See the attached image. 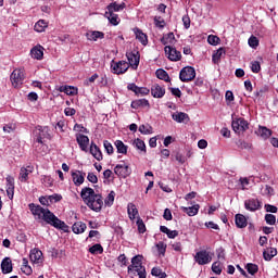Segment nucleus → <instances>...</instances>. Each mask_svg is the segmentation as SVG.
<instances>
[{
	"label": "nucleus",
	"mask_w": 278,
	"mask_h": 278,
	"mask_svg": "<svg viewBox=\"0 0 278 278\" xmlns=\"http://www.w3.org/2000/svg\"><path fill=\"white\" fill-rule=\"evenodd\" d=\"M30 55L34 60H42L45 58V48L42 46H36L30 50Z\"/></svg>",
	"instance_id": "aec40b11"
},
{
	"label": "nucleus",
	"mask_w": 278,
	"mask_h": 278,
	"mask_svg": "<svg viewBox=\"0 0 278 278\" xmlns=\"http://www.w3.org/2000/svg\"><path fill=\"white\" fill-rule=\"evenodd\" d=\"M163 218L165 220H173V213L169 211V208L164 210Z\"/></svg>",
	"instance_id": "338daca9"
},
{
	"label": "nucleus",
	"mask_w": 278,
	"mask_h": 278,
	"mask_svg": "<svg viewBox=\"0 0 278 278\" xmlns=\"http://www.w3.org/2000/svg\"><path fill=\"white\" fill-rule=\"evenodd\" d=\"M151 275H153V277L166 278V273L162 271L160 267H153Z\"/></svg>",
	"instance_id": "de8ad7c7"
},
{
	"label": "nucleus",
	"mask_w": 278,
	"mask_h": 278,
	"mask_svg": "<svg viewBox=\"0 0 278 278\" xmlns=\"http://www.w3.org/2000/svg\"><path fill=\"white\" fill-rule=\"evenodd\" d=\"M86 38L87 40L97 42L98 40H103V38H105V34L103 31L92 30L86 33Z\"/></svg>",
	"instance_id": "dca6fc26"
},
{
	"label": "nucleus",
	"mask_w": 278,
	"mask_h": 278,
	"mask_svg": "<svg viewBox=\"0 0 278 278\" xmlns=\"http://www.w3.org/2000/svg\"><path fill=\"white\" fill-rule=\"evenodd\" d=\"M149 92H151V90H149V88L138 87L136 94H141V97H144V96L149 94Z\"/></svg>",
	"instance_id": "e2e57ef3"
},
{
	"label": "nucleus",
	"mask_w": 278,
	"mask_h": 278,
	"mask_svg": "<svg viewBox=\"0 0 278 278\" xmlns=\"http://www.w3.org/2000/svg\"><path fill=\"white\" fill-rule=\"evenodd\" d=\"M16 129V124H7L3 126V131H5V134H12V131H15Z\"/></svg>",
	"instance_id": "052dcab7"
},
{
	"label": "nucleus",
	"mask_w": 278,
	"mask_h": 278,
	"mask_svg": "<svg viewBox=\"0 0 278 278\" xmlns=\"http://www.w3.org/2000/svg\"><path fill=\"white\" fill-rule=\"evenodd\" d=\"M28 207L35 217V220H40L43 223H47V225H51V227H54L55 229H66L68 226H66V223L58 218L53 212L49 211V208L42 207L40 204H28Z\"/></svg>",
	"instance_id": "f257e3e1"
},
{
	"label": "nucleus",
	"mask_w": 278,
	"mask_h": 278,
	"mask_svg": "<svg viewBox=\"0 0 278 278\" xmlns=\"http://www.w3.org/2000/svg\"><path fill=\"white\" fill-rule=\"evenodd\" d=\"M151 94L154 97V99H162L164 94H166V89L163 86H160L159 84H154L151 87Z\"/></svg>",
	"instance_id": "2eb2a0df"
},
{
	"label": "nucleus",
	"mask_w": 278,
	"mask_h": 278,
	"mask_svg": "<svg viewBox=\"0 0 278 278\" xmlns=\"http://www.w3.org/2000/svg\"><path fill=\"white\" fill-rule=\"evenodd\" d=\"M212 270L213 273H215V275H220V273H223V267H220V262L213 263Z\"/></svg>",
	"instance_id": "4d7b16f0"
},
{
	"label": "nucleus",
	"mask_w": 278,
	"mask_h": 278,
	"mask_svg": "<svg viewBox=\"0 0 278 278\" xmlns=\"http://www.w3.org/2000/svg\"><path fill=\"white\" fill-rule=\"evenodd\" d=\"M117 262H119V264H122V266H127V256L125 254H121L117 257Z\"/></svg>",
	"instance_id": "774afa93"
},
{
	"label": "nucleus",
	"mask_w": 278,
	"mask_h": 278,
	"mask_svg": "<svg viewBox=\"0 0 278 278\" xmlns=\"http://www.w3.org/2000/svg\"><path fill=\"white\" fill-rule=\"evenodd\" d=\"M89 253H91V255H101L103 253V245H101V243L93 244L89 248Z\"/></svg>",
	"instance_id": "79ce46f5"
},
{
	"label": "nucleus",
	"mask_w": 278,
	"mask_h": 278,
	"mask_svg": "<svg viewBox=\"0 0 278 278\" xmlns=\"http://www.w3.org/2000/svg\"><path fill=\"white\" fill-rule=\"evenodd\" d=\"M180 210H181L185 214H187V215H189V216H197V214H199V210H201V205L194 204V205L189 206V207H187V206H181Z\"/></svg>",
	"instance_id": "b1692460"
},
{
	"label": "nucleus",
	"mask_w": 278,
	"mask_h": 278,
	"mask_svg": "<svg viewBox=\"0 0 278 278\" xmlns=\"http://www.w3.org/2000/svg\"><path fill=\"white\" fill-rule=\"evenodd\" d=\"M175 160L178 164H186V156L181 154V152H177L175 155Z\"/></svg>",
	"instance_id": "680f3d73"
},
{
	"label": "nucleus",
	"mask_w": 278,
	"mask_h": 278,
	"mask_svg": "<svg viewBox=\"0 0 278 278\" xmlns=\"http://www.w3.org/2000/svg\"><path fill=\"white\" fill-rule=\"evenodd\" d=\"M135 268L139 278H147V269L142 266V255H136L131 258V265L128 266V273Z\"/></svg>",
	"instance_id": "7ed1b4c3"
},
{
	"label": "nucleus",
	"mask_w": 278,
	"mask_h": 278,
	"mask_svg": "<svg viewBox=\"0 0 278 278\" xmlns=\"http://www.w3.org/2000/svg\"><path fill=\"white\" fill-rule=\"evenodd\" d=\"M127 214H128V217L131 220H136V217L138 216V208L136 207V204L128 203V205H127Z\"/></svg>",
	"instance_id": "c756f323"
},
{
	"label": "nucleus",
	"mask_w": 278,
	"mask_h": 278,
	"mask_svg": "<svg viewBox=\"0 0 278 278\" xmlns=\"http://www.w3.org/2000/svg\"><path fill=\"white\" fill-rule=\"evenodd\" d=\"M208 45H212L213 47H216V45L220 43V38L216 35H210L207 37Z\"/></svg>",
	"instance_id": "8fccbe9b"
},
{
	"label": "nucleus",
	"mask_w": 278,
	"mask_h": 278,
	"mask_svg": "<svg viewBox=\"0 0 278 278\" xmlns=\"http://www.w3.org/2000/svg\"><path fill=\"white\" fill-rule=\"evenodd\" d=\"M137 227L139 233H144V231H147V226L144 225V222L140 217H138L137 219Z\"/></svg>",
	"instance_id": "864d4df0"
},
{
	"label": "nucleus",
	"mask_w": 278,
	"mask_h": 278,
	"mask_svg": "<svg viewBox=\"0 0 278 278\" xmlns=\"http://www.w3.org/2000/svg\"><path fill=\"white\" fill-rule=\"evenodd\" d=\"M126 58L128 60V66H131L136 71L140 64V52H127Z\"/></svg>",
	"instance_id": "ddd939ff"
},
{
	"label": "nucleus",
	"mask_w": 278,
	"mask_h": 278,
	"mask_svg": "<svg viewBox=\"0 0 278 278\" xmlns=\"http://www.w3.org/2000/svg\"><path fill=\"white\" fill-rule=\"evenodd\" d=\"M12 260L10 257H5L1 262V270L3 275H9V273H12Z\"/></svg>",
	"instance_id": "393cba45"
},
{
	"label": "nucleus",
	"mask_w": 278,
	"mask_h": 278,
	"mask_svg": "<svg viewBox=\"0 0 278 278\" xmlns=\"http://www.w3.org/2000/svg\"><path fill=\"white\" fill-rule=\"evenodd\" d=\"M244 207L248 212H257V210H262V201L252 198L244 201Z\"/></svg>",
	"instance_id": "f8f14e48"
},
{
	"label": "nucleus",
	"mask_w": 278,
	"mask_h": 278,
	"mask_svg": "<svg viewBox=\"0 0 278 278\" xmlns=\"http://www.w3.org/2000/svg\"><path fill=\"white\" fill-rule=\"evenodd\" d=\"M59 90L60 92H64L70 97H74V94H77V87L74 86H61Z\"/></svg>",
	"instance_id": "473e14b6"
},
{
	"label": "nucleus",
	"mask_w": 278,
	"mask_h": 278,
	"mask_svg": "<svg viewBox=\"0 0 278 278\" xmlns=\"http://www.w3.org/2000/svg\"><path fill=\"white\" fill-rule=\"evenodd\" d=\"M155 247L159 251V255H166V243H164V241H160Z\"/></svg>",
	"instance_id": "603ef678"
},
{
	"label": "nucleus",
	"mask_w": 278,
	"mask_h": 278,
	"mask_svg": "<svg viewBox=\"0 0 278 278\" xmlns=\"http://www.w3.org/2000/svg\"><path fill=\"white\" fill-rule=\"evenodd\" d=\"M194 261L199 266H205V264L212 262V256H210V252L202 250L195 253Z\"/></svg>",
	"instance_id": "6e6552de"
},
{
	"label": "nucleus",
	"mask_w": 278,
	"mask_h": 278,
	"mask_svg": "<svg viewBox=\"0 0 278 278\" xmlns=\"http://www.w3.org/2000/svg\"><path fill=\"white\" fill-rule=\"evenodd\" d=\"M236 144H237V147H238V149H247V150H250V149H252V144L251 143H249V142H247V141H244V140H238L237 142H236Z\"/></svg>",
	"instance_id": "3c124183"
},
{
	"label": "nucleus",
	"mask_w": 278,
	"mask_h": 278,
	"mask_svg": "<svg viewBox=\"0 0 278 278\" xmlns=\"http://www.w3.org/2000/svg\"><path fill=\"white\" fill-rule=\"evenodd\" d=\"M251 71L252 73H260V71H262V65H260L258 61H254L251 63Z\"/></svg>",
	"instance_id": "13d9d810"
},
{
	"label": "nucleus",
	"mask_w": 278,
	"mask_h": 278,
	"mask_svg": "<svg viewBox=\"0 0 278 278\" xmlns=\"http://www.w3.org/2000/svg\"><path fill=\"white\" fill-rule=\"evenodd\" d=\"M245 270L249 273V275H256L257 270H260V267L256 264L248 263L245 265Z\"/></svg>",
	"instance_id": "a18cd8bd"
},
{
	"label": "nucleus",
	"mask_w": 278,
	"mask_h": 278,
	"mask_svg": "<svg viewBox=\"0 0 278 278\" xmlns=\"http://www.w3.org/2000/svg\"><path fill=\"white\" fill-rule=\"evenodd\" d=\"M72 179L76 186H81L86 179V173H81L80 170L72 172Z\"/></svg>",
	"instance_id": "5701e85b"
},
{
	"label": "nucleus",
	"mask_w": 278,
	"mask_h": 278,
	"mask_svg": "<svg viewBox=\"0 0 278 278\" xmlns=\"http://www.w3.org/2000/svg\"><path fill=\"white\" fill-rule=\"evenodd\" d=\"M134 147H136L137 151H141V153H147V144L140 138H137L132 142Z\"/></svg>",
	"instance_id": "58836bf2"
},
{
	"label": "nucleus",
	"mask_w": 278,
	"mask_h": 278,
	"mask_svg": "<svg viewBox=\"0 0 278 278\" xmlns=\"http://www.w3.org/2000/svg\"><path fill=\"white\" fill-rule=\"evenodd\" d=\"M277 206L273 205V204H265V211L269 212L271 214H277Z\"/></svg>",
	"instance_id": "0e129e2a"
},
{
	"label": "nucleus",
	"mask_w": 278,
	"mask_h": 278,
	"mask_svg": "<svg viewBox=\"0 0 278 278\" xmlns=\"http://www.w3.org/2000/svg\"><path fill=\"white\" fill-rule=\"evenodd\" d=\"M50 203H59V201H62V194L54 193L52 195L48 197Z\"/></svg>",
	"instance_id": "bf43d9fd"
},
{
	"label": "nucleus",
	"mask_w": 278,
	"mask_h": 278,
	"mask_svg": "<svg viewBox=\"0 0 278 278\" xmlns=\"http://www.w3.org/2000/svg\"><path fill=\"white\" fill-rule=\"evenodd\" d=\"M105 18L111 23V25H118L121 23V18L118 17V14L115 13H109L108 11L104 13Z\"/></svg>",
	"instance_id": "72a5a7b5"
},
{
	"label": "nucleus",
	"mask_w": 278,
	"mask_h": 278,
	"mask_svg": "<svg viewBox=\"0 0 278 278\" xmlns=\"http://www.w3.org/2000/svg\"><path fill=\"white\" fill-rule=\"evenodd\" d=\"M231 126L235 134H242V131H247V129H249V122L242 117H239L232 119Z\"/></svg>",
	"instance_id": "0eeeda50"
},
{
	"label": "nucleus",
	"mask_w": 278,
	"mask_h": 278,
	"mask_svg": "<svg viewBox=\"0 0 278 278\" xmlns=\"http://www.w3.org/2000/svg\"><path fill=\"white\" fill-rule=\"evenodd\" d=\"M10 80L13 88H21L25 81V73L22 70H14L10 75Z\"/></svg>",
	"instance_id": "20e7f679"
},
{
	"label": "nucleus",
	"mask_w": 278,
	"mask_h": 278,
	"mask_svg": "<svg viewBox=\"0 0 278 278\" xmlns=\"http://www.w3.org/2000/svg\"><path fill=\"white\" fill-rule=\"evenodd\" d=\"M154 25L155 27H159V29H164V27H166V22L162 16H154Z\"/></svg>",
	"instance_id": "49530a36"
},
{
	"label": "nucleus",
	"mask_w": 278,
	"mask_h": 278,
	"mask_svg": "<svg viewBox=\"0 0 278 278\" xmlns=\"http://www.w3.org/2000/svg\"><path fill=\"white\" fill-rule=\"evenodd\" d=\"M139 131L140 134H142L143 136H150V134H153V127H151V125L147 124V125H140L139 126Z\"/></svg>",
	"instance_id": "37998d69"
},
{
	"label": "nucleus",
	"mask_w": 278,
	"mask_h": 278,
	"mask_svg": "<svg viewBox=\"0 0 278 278\" xmlns=\"http://www.w3.org/2000/svg\"><path fill=\"white\" fill-rule=\"evenodd\" d=\"M76 142L81 151H88V144H90V138L86 135H76Z\"/></svg>",
	"instance_id": "4468645a"
},
{
	"label": "nucleus",
	"mask_w": 278,
	"mask_h": 278,
	"mask_svg": "<svg viewBox=\"0 0 278 278\" xmlns=\"http://www.w3.org/2000/svg\"><path fill=\"white\" fill-rule=\"evenodd\" d=\"M34 132L37 138L36 140L39 144H42V140H45V138H51V135L49 134V127L47 126H37Z\"/></svg>",
	"instance_id": "1a4fd4ad"
},
{
	"label": "nucleus",
	"mask_w": 278,
	"mask_h": 278,
	"mask_svg": "<svg viewBox=\"0 0 278 278\" xmlns=\"http://www.w3.org/2000/svg\"><path fill=\"white\" fill-rule=\"evenodd\" d=\"M49 27V23L45 20H39L35 26L34 29L35 31H37L38 34H42V31H45V29H47Z\"/></svg>",
	"instance_id": "f704fd0d"
},
{
	"label": "nucleus",
	"mask_w": 278,
	"mask_h": 278,
	"mask_svg": "<svg viewBox=\"0 0 278 278\" xmlns=\"http://www.w3.org/2000/svg\"><path fill=\"white\" fill-rule=\"evenodd\" d=\"M258 135L263 140H268L273 136V130L268 129L266 126H258Z\"/></svg>",
	"instance_id": "7c9ffc66"
},
{
	"label": "nucleus",
	"mask_w": 278,
	"mask_h": 278,
	"mask_svg": "<svg viewBox=\"0 0 278 278\" xmlns=\"http://www.w3.org/2000/svg\"><path fill=\"white\" fill-rule=\"evenodd\" d=\"M80 197L89 208L93 212H100L103 207V197L101 194L96 193L94 189L85 187L80 191Z\"/></svg>",
	"instance_id": "f03ea898"
},
{
	"label": "nucleus",
	"mask_w": 278,
	"mask_h": 278,
	"mask_svg": "<svg viewBox=\"0 0 278 278\" xmlns=\"http://www.w3.org/2000/svg\"><path fill=\"white\" fill-rule=\"evenodd\" d=\"M235 223H236L238 229H244V227H247V225H248L247 217L242 214H237L235 216Z\"/></svg>",
	"instance_id": "cd10ccee"
},
{
	"label": "nucleus",
	"mask_w": 278,
	"mask_h": 278,
	"mask_svg": "<svg viewBox=\"0 0 278 278\" xmlns=\"http://www.w3.org/2000/svg\"><path fill=\"white\" fill-rule=\"evenodd\" d=\"M89 151L92 157H94V160H97L98 162H101V160H103V153L101 152V149L97 147V143L91 142Z\"/></svg>",
	"instance_id": "412c9836"
},
{
	"label": "nucleus",
	"mask_w": 278,
	"mask_h": 278,
	"mask_svg": "<svg viewBox=\"0 0 278 278\" xmlns=\"http://www.w3.org/2000/svg\"><path fill=\"white\" fill-rule=\"evenodd\" d=\"M103 146H104V149H105L108 155H112V153H114V147L112 146V143L110 141L104 140Z\"/></svg>",
	"instance_id": "5fc2aeb1"
},
{
	"label": "nucleus",
	"mask_w": 278,
	"mask_h": 278,
	"mask_svg": "<svg viewBox=\"0 0 278 278\" xmlns=\"http://www.w3.org/2000/svg\"><path fill=\"white\" fill-rule=\"evenodd\" d=\"M111 68L115 75H123L129 71V63L126 61H112Z\"/></svg>",
	"instance_id": "423d86ee"
},
{
	"label": "nucleus",
	"mask_w": 278,
	"mask_h": 278,
	"mask_svg": "<svg viewBox=\"0 0 278 278\" xmlns=\"http://www.w3.org/2000/svg\"><path fill=\"white\" fill-rule=\"evenodd\" d=\"M161 42L165 46L175 45V42H177V40L175 39V34L168 33L167 35L163 36V38H161Z\"/></svg>",
	"instance_id": "4c0bfd02"
},
{
	"label": "nucleus",
	"mask_w": 278,
	"mask_h": 278,
	"mask_svg": "<svg viewBox=\"0 0 278 278\" xmlns=\"http://www.w3.org/2000/svg\"><path fill=\"white\" fill-rule=\"evenodd\" d=\"M197 77V71L192 66H186L180 70L179 79L180 81L188 83L192 81Z\"/></svg>",
	"instance_id": "39448f33"
},
{
	"label": "nucleus",
	"mask_w": 278,
	"mask_h": 278,
	"mask_svg": "<svg viewBox=\"0 0 278 278\" xmlns=\"http://www.w3.org/2000/svg\"><path fill=\"white\" fill-rule=\"evenodd\" d=\"M126 7L127 5L125 4V2H122L121 4H118L117 2H112L106 7V12H109V14H114V12H123Z\"/></svg>",
	"instance_id": "f3484780"
},
{
	"label": "nucleus",
	"mask_w": 278,
	"mask_h": 278,
	"mask_svg": "<svg viewBox=\"0 0 278 278\" xmlns=\"http://www.w3.org/2000/svg\"><path fill=\"white\" fill-rule=\"evenodd\" d=\"M29 257L30 262H33L34 264H40L42 262V251L35 248L30 250Z\"/></svg>",
	"instance_id": "4be33fe9"
},
{
	"label": "nucleus",
	"mask_w": 278,
	"mask_h": 278,
	"mask_svg": "<svg viewBox=\"0 0 278 278\" xmlns=\"http://www.w3.org/2000/svg\"><path fill=\"white\" fill-rule=\"evenodd\" d=\"M115 148L117 149V153H121L122 155H127V149H129V147L127 144H124L122 140L115 141Z\"/></svg>",
	"instance_id": "ea45409f"
},
{
	"label": "nucleus",
	"mask_w": 278,
	"mask_h": 278,
	"mask_svg": "<svg viewBox=\"0 0 278 278\" xmlns=\"http://www.w3.org/2000/svg\"><path fill=\"white\" fill-rule=\"evenodd\" d=\"M226 51L225 48H219L213 55H212V61L214 64H218L220 62V59L223 55H225Z\"/></svg>",
	"instance_id": "a19ab883"
},
{
	"label": "nucleus",
	"mask_w": 278,
	"mask_h": 278,
	"mask_svg": "<svg viewBox=\"0 0 278 278\" xmlns=\"http://www.w3.org/2000/svg\"><path fill=\"white\" fill-rule=\"evenodd\" d=\"M164 51L170 62H179V60H181V52H179L176 48L165 46Z\"/></svg>",
	"instance_id": "9b49d317"
},
{
	"label": "nucleus",
	"mask_w": 278,
	"mask_h": 278,
	"mask_svg": "<svg viewBox=\"0 0 278 278\" xmlns=\"http://www.w3.org/2000/svg\"><path fill=\"white\" fill-rule=\"evenodd\" d=\"M86 229H87V226H86V223L84 222H76L72 226V231H74V233H84Z\"/></svg>",
	"instance_id": "2f4dec72"
},
{
	"label": "nucleus",
	"mask_w": 278,
	"mask_h": 278,
	"mask_svg": "<svg viewBox=\"0 0 278 278\" xmlns=\"http://www.w3.org/2000/svg\"><path fill=\"white\" fill-rule=\"evenodd\" d=\"M265 223L267 225H275V223H277V217L273 214H266L265 215Z\"/></svg>",
	"instance_id": "6e6d98bb"
},
{
	"label": "nucleus",
	"mask_w": 278,
	"mask_h": 278,
	"mask_svg": "<svg viewBox=\"0 0 278 278\" xmlns=\"http://www.w3.org/2000/svg\"><path fill=\"white\" fill-rule=\"evenodd\" d=\"M172 118L176 123H190V116L185 112L173 113Z\"/></svg>",
	"instance_id": "a211bd4d"
},
{
	"label": "nucleus",
	"mask_w": 278,
	"mask_h": 278,
	"mask_svg": "<svg viewBox=\"0 0 278 278\" xmlns=\"http://www.w3.org/2000/svg\"><path fill=\"white\" fill-rule=\"evenodd\" d=\"M114 173L117 175V177H122L123 179L129 177L131 175V170L129 169V165L122 163L117 164L114 167Z\"/></svg>",
	"instance_id": "9d476101"
},
{
	"label": "nucleus",
	"mask_w": 278,
	"mask_h": 278,
	"mask_svg": "<svg viewBox=\"0 0 278 278\" xmlns=\"http://www.w3.org/2000/svg\"><path fill=\"white\" fill-rule=\"evenodd\" d=\"M135 36H136L137 40H139V42H141V45L147 47V45L149 43V38L147 37V34L142 33V30H140L139 28H136Z\"/></svg>",
	"instance_id": "bb28decb"
},
{
	"label": "nucleus",
	"mask_w": 278,
	"mask_h": 278,
	"mask_svg": "<svg viewBox=\"0 0 278 278\" xmlns=\"http://www.w3.org/2000/svg\"><path fill=\"white\" fill-rule=\"evenodd\" d=\"M7 194L8 198L12 201L14 199V177L7 176Z\"/></svg>",
	"instance_id": "6ab92c4d"
},
{
	"label": "nucleus",
	"mask_w": 278,
	"mask_h": 278,
	"mask_svg": "<svg viewBox=\"0 0 278 278\" xmlns=\"http://www.w3.org/2000/svg\"><path fill=\"white\" fill-rule=\"evenodd\" d=\"M87 179L90 181V184H97L99 181V178L97 175H94V173H89Z\"/></svg>",
	"instance_id": "69168bd1"
},
{
	"label": "nucleus",
	"mask_w": 278,
	"mask_h": 278,
	"mask_svg": "<svg viewBox=\"0 0 278 278\" xmlns=\"http://www.w3.org/2000/svg\"><path fill=\"white\" fill-rule=\"evenodd\" d=\"M116 197V192L114 191H111L108 197L105 198L104 200V204L108 206V207H112V205H114V199Z\"/></svg>",
	"instance_id": "c03bdc74"
},
{
	"label": "nucleus",
	"mask_w": 278,
	"mask_h": 278,
	"mask_svg": "<svg viewBox=\"0 0 278 278\" xmlns=\"http://www.w3.org/2000/svg\"><path fill=\"white\" fill-rule=\"evenodd\" d=\"M34 167H22L20 170V181L25 182L29 179V175H31Z\"/></svg>",
	"instance_id": "a878e982"
},
{
	"label": "nucleus",
	"mask_w": 278,
	"mask_h": 278,
	"mask_svg": "<svg viewBox=\"0 0 278 278\" xmlns=\"http://www.w3.org/2000/svg\"><path fill=\"white\" fill-rule=\"evenodd\" d=\"M155 75L157 79H162V81L170 83V76L168 75L167 71H164L163 68H159L156 70Z\"/></svg>",
	"instance_id": "e433bc0d"
},
{
	"label": "nucleus",
	"mask_w": 278,
	"mask_h": 278,
	"mask_svg": "<svg viewBox=\"0 0 278 278\" xmlns=\"http://www.w3.org/2000/svg\"><path fill=\"white\" fill-rule=\"evenodd\" d=\"M248 45L252 49H257V47H260V39H257L255 36H251L248 40Z\"/></svg>",
	"instance_id": "09e8293b"
},
{
	"label": "nucleus",
	"mask_w": 278,
	"mask_h": 278,
	"mask_svg": "<svg viewBox=\"0 0 278 278\" xmlns=\"http://www.w3.org/2000/svg\"><path fill=\"white\" fill-rule=\"evenodd\" d=\"M130 108H132V110H138L139 108H149V100L147 99L134 100L130 104Z\"/></svg>",
	"instance_id": "c85d7f7f"
},
{
	"label": "nucleus",
	"mask_w": 278,
	"mask_h": 278,
	"mask_svg": "<svg viewBox=\"0 0 278 278\" xmlns=\"http://www.w3.org/2000/svg\"><path fill=\"white\" fill-rule=\"evenodd\" d=\"M276 255H277V249L275 248H268L263 252V257L265 262H270V260H273V257H275Z\"/></svg>",
	"instance_id": "c9c22d12"
}]
</instances>
